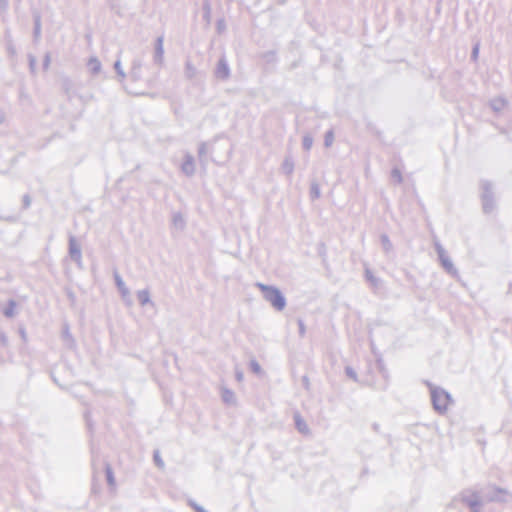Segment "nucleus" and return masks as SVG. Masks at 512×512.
<instances>
[{
	"label": "nucleus",
	"mask_w": 512,
	"mask_h": 512,
	"mask_svg": "<svg viewBox=\"0 0 512 512\" xmlns=\"http://www.w3.org/2000/svg\"><path fill=\"white\" fill-rule=\"evenodd\" d=\"M108 479H109V482L112 484L113 483V478H112V475H111L110 472L108 473Z\"/></svg>",
	"instance_id": "obj_3"
},
{
	"label": "nucleus",
	"mask_w": 512,
	"mask_h": 512,
	"mask_svg": "<svg viewBox=\"0 0 512 512\" xmlns=\"http://www.w3.org/2000/svg\"><path fill=\"white\" fill-rule=\"evenodd\" d=\"M258 287L263 292L266 300H268L277 310H282L285 307V299L278 289L268 287L263 284H259Z\"/></svg>",
	"instance_id": "obj_1"
},
{
	"label": "nucleus",
	"mask_w": 512,
	"mask_h": 512,
	"mask_svg": "<svg viewBox=\"0 0 512 512\" xmlns=\"http://www.w3.org/2000/svg\"><path fill=\"white\" fill-rule=\"evenodd\" d=\"M432 399L434 407L441 412L445 411L450 404V398L445 392H434Z\"/></svg>",
	"instance_id": "obj_2"
}]
</instances>
